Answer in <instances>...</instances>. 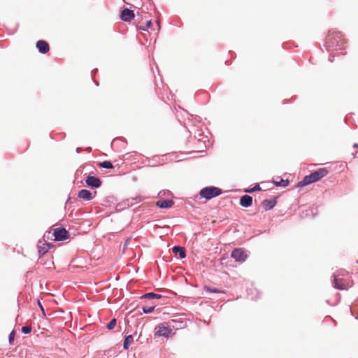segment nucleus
Wrapping results in <instances>:
<instances>
[{"instance_id": "58836bf2", "label": "nucleus", "mask_w": 358, "mask_h": 358, "mask_svg": "<svg viewBox=\"0 0 358 358\" xmlns=\"http://www.w3.org/2000/svg\"><path fill=\"white\" fill-rule=\"evenodd\" d=\"M353 147L354 148H358V144L357 143L354 144Z\"/></svg>"}, {"instance_id": "473e14b6", "label": "nucleus", "mask_w": 358, "mask_h": 358, "mask_svg": "<svg viewBox=\"0 0 358 358\" xmlns=\"http://www.w3.org/2000/svg\"><path fill=\"white\" fill-rule=\"evenodd\" d=\"M70 203H71V198H70V197H69V198L66 200L65 205H66V206L67 205H69V204H70Z\"/></svg>"}, {"instance_id": "5701e85b", "label": "nucleus", "mask_w": 358, "mask_h": 358, "mask_svg": "<svg viewBox=\"0 0 358 358\" xmlns=\"http://www.w3.org/2000/svg\"><path fill=\"white\" fill-rule=\"evenodd\" d=\"M262 189L260 185L259 184H256L252 188H247L243 190L245 193H253L256 191H260Z\"/></svg>"}, {"instance_id": "f8f14e48", "label": "nucleus", "mask_w": 358, "mask_h": 358, "mask_svg": "<svg viewBox=\"0 0 358 358\" xmlns=\"http://www.w3.org/2000/svg\"><path fill=\"white\" fill-rule=\"evenodd\" d=\"M38 52L41 54H46L50 50V46L48 42L43 40H39L36 42V45Z\"/></svg>"}, {"instance_id": "6ab92c4d", "label": "nucleus", "mask_w": 358, "mask_h": 358, "mask_svg": "<svg viewBox=\"0 0 358 358\" xmlns=\"http://www.w3.org/2000/svg\"><path fill=\"white\" fill-rule=\"evenodd\" d=\"M143 197L141 196H136V197H131L130 199H127L125 201V203H127V205L128 206H134L136 203H140L141 201H143Z\"/></svg>"}, {"instance_id": "dca6fc26", "label": "nucleus", "mask_w": 358, "mask_h": 358, "mask_svg": "<svg viewBox=\"0 0 358 358\" xmlns=\"http://www.w3.org/2000/svg\"><path fill=\"white\" fill-rule=\"evenodd\" d=\"M52 246V243H45L43 246H38L39 259H41L42 257L48 252Z\"/></svg>"}, {"instance_id": "c85d7f7f", "label": "nucleus", "mask_w": 358, "mask_h": 358, "mask_svg": "<svg viewBox=\"0 0 358 358\" xmlns=\"http://www.w3.org/2000/svg\"><path fill=\"white\" fill-rule=\"evenodd\" d=\"M15 332L13 330L8 335V342L10 345H12L15 340Z\"/></svg>"}, {"instance_id": "20e7f679", "label": "nucleus", "mask_w": 358, "mask_h": 358, "mask_svg": "<svg viewBox=\"0 0 358 358\" xmlns=\"http://www.w3.org/2000/svg\"><path fill=\"white\" fill-rule=\"evenodd\" d=\"M329 171L326 168H320L310 174L306 176L310 184L319 181L322 178L325 177L328 174Z\"/></svg>"}, {"instance_id": "ea45409f", "label": "nucleus", "mask_w": 358, "mask_h": 358, "mask_svg": "<svg viewBox=\"0 0 358 358\" xmlns=\"http://www.w3.org/2000/svg\"><path fill=\"white\" fill-rule=\"evenodd\" d=\"M329 62H333V59H331V57H329Z\"/></svg>"}, {"instance_id": "f257e3e1", "label": "nucleus", "mask_w": 358, "mask_h": 358, "mask_svg": "<svg viewBox=\"0 0 358 358\" xmlns=\"http://www.w3.org/2000/svg\"><path fill=\"white\" fill-rule=\"evenodd\" d=\"M343 35L341 32L336 31H329L324 46L327 51H330L331 47L338 48V50H342L343 48L344 41L342 38Z\"/></svg>"}, {"instance_id": "393cba45", "label": "nucleus", "mask_w": 358, "mask_h": 358, "mask_svg": "<svg viewBox=\"0 0 358 358\" xmlns=\"http://www.w3.org/2000/svg\"><path fill=\"white\" fill-rule=\"evenodd\" d=\"M308 185H310L309 181L308 180L307 177H304L302 180L299 182L296 185V187L301 188L303 187Z\"/></svg>"}, {"instance_id": "9d476101", "label": "nucleus", "mask_w": 358, "mask_h": 358, "mask_svg": "<svg viewBox=\"0 0 358 358\" xmlns=\"http://www.w3.org/2000/svg\"><path fill=\"white\" fill-rule=\"evenodd\" d=\"M134 10L124 8L120 13V19L124 22H130L134 18Z\"/></svg>"}, {"instance_id": "a878e982", "label": "nucleus", "mask_w": 358, "mask_h": 358, "mask_svg": "<svg viewBox=\"0 0 358 358\" xmlns=\"http://www.w3.org/2000/svg\"><path fill=\"white\" fill-rule=\"evenodd\" d=\"M156 306L155 305H153L152 306H150V307H148V306H143L142 308V310L143 312V313L145 314H150L151 313H152L155 308Z\"/></svg>"}, {"instance_id": "f704fd0d", "label": "nucleus", "mask_w": 358, "mask_h": 358, "mask_svg": "<svg viewBox=\"0 0 358 358\" xmlns=\"http://www.w3.org/2000/svg\"><path fill=\"white\" fill-rule=\"evenodd\" d=\"M98 69H94L92 71V76H94V73L96 72H97Z\"/></svg>"}, {"instance_id": "7c9ffc66", "label": "nucleus", "mask_w": 358, "mask_h": 358, "mask_svg": "<svg viewBox=\"0 0 358 358\" xmlns=\"http://www.w3.org/2000/svg\"><path fill=\"white\" fill-rule=\"evenodd\" d=\"M152 22L150 20H148L146 22V28L148 29L152 26Z\"/></svg>"}, {"instance_id": "f03ea898", "label": "nucleus", "mask_w": 358, "mask_h": 358, "mask_svg": "<svg viewBox=\"0 0 358 358\" xmlns=\"http://www.w3.org/2000/svg\"><path fill=\"white\" fill-rule=\"evenodd\" d=\"M348 272L345 270H340L336 273H334V279L331 282L333 287L339 290L347 289L345 277H348Z\"/></svg>"}, {"instance_id": "4be33fe9", "label": "nucleus", "mask_w": 358, "mask_h": 358, "mask_svg": "<svg viewBox=\"0 0 358 358\" xmlns=\"http://www.w3.org/2000/svg\"><path fill=\"white\" fill-rule=\"evenodd\" d=\"M99 166L101 168H103V169H110L114 168L112 162L110 161H103V162H99Z\"/></svg>"}, {"instance_id": "39448f33", "label": "nucleus", "mask_w": 358, "mask_h": 358, "mask_svg": "<svg viewBox=\"0 0 358 358\" xmlns=\"http://www.w3.org/2000/svg\"><path fill=\"white\" fill-rule=\"evenodd\" d=\"M85 182L87 187L91 189H98L102 185L101 179L95 176L94 173H90L85 178Z\"/></svg>"}, {"instance_id": "bb28decb", "label": "nucleus", "mask_w": 358, "mask_h": 358, "mask_svg": "<svg viewBox=\"0 0 358 358\" xmlns=\"http://www.w3.org/2000/svg\"><path fill=\"white\" fill-rule=\"evenodd\" d=\"M117 320L115 318L112 319L106 325L108 330H112L116 325Z\"/></svg>"}, {"instance_id": "37998d69", "label": "nucleus", "mask_w": 358, "mask_h": 358, "mask_svg": "<svg viewBox=\"0 0 358 358\" xmlns=\"http://www.w3.org/2000/svg\"><path fill=\"white\" fill-rule=\"evenodd\" d=\"M94 83H95V84H96V85H99L98 82H96V81H95V80H94Z\"/></svg>"}, {"instance_id": "6e6552de", "label": "nucleus", "mask_w": 358, "mask_h": 358, "mask_svg": "<svg viewBox=\"0 0 358 358\" xmlns=\"http://www.w3.org/2000/svg\"><path fill=\"white\" fill-rule=\"evenodd\" d=\"M171 331L172 330L169 327V326H165L164 324H161L157 327L155 336L168 338L171 334Z\"/></svg>"}, {"instance_id": "2f4dec72", "label": "nucleus", "mask_w": 358, "mask_h": 358, "mask_svg": "<svg viewBox=\"0 0 358 358\" xmlns=\"http://www.w3.org/2000/svg\"><path fill=\"white\" fill-rule=\"evenodd\" d=\"M50 231H46L45 234H44L43 236V238H47L48 239L49 238V236L50 235Z\"/></svg>"}, {"instance_id": "0eeeda50", "label": "nucleus", "mask_w": 358, "mask_h": 358, "mask_svg": "<svg viewBox=\"0 0 358 358\" xmlns=\"http://www.w3.org/2000/svg\"><path fill=\"white\" fill-rule=\"evenodd\" d=\"M231 257L238 262H244L247 259V255L243 248L234 249L231 254Z\"/></svg>"}, {"instance_id": "4c0bfd02", "label": "nucleus", "mask_w": 358, "mask_h": 358, "mask_svg": "<svg viewBox=\"0 0 358 358\" xmlns=\"http://www.w3.org/2000/svg\"><path fill=\"white\" fill-rule=\"evenodd\" d=\"M76 152H77L78 153H79V152H80V148H78L76 149Z\"/></svg>"}, {"instance_id": "4468645a", "label": "nucleus", "mask_w": 358, "mask_h": 358, "mask_svg": "<svg viewBox=\"0 0 358 358\" xmlns=\"http://www.w3.org/2000/svg\"><path fill=\"white\" fill-rule=\"evenodd\" d=\"M174 205L173 201L171 199L158 200L156 206L160 208H170Z\"/></svg>"}, {"instance_id": "b1692460", "label": "nucleus", "mask_w": 358, "mask_h": 358, "mask_svg": "<svg viewBox=\"0 0 358 358\" xmlns=\"http://www.w3.org/2000/svg\"><path fill=\"white\" fill-rule=\"evenodd\" d=\"M204 290L207 292H210V293H221V292H223V291L217 289V288H215V287H209V286H204Z\"/></svg>"}, {"instance_id": "423d86ee", "label": "nucleus", "mask_w": 358, "mask_h": 358, "mask_svg": "<svg viewBox=\"0 0 358 358\" xmlns=\"http://www.w3.org/2000/svg\"><path fill=\"white\" fill-rule=\"evenodd\" d=\"M52 235L55 241H62L69 238V232L64 227H58L54 229Z\"/></svg>"}, {"instance_id": "2eb2a0df", "label": "nucleus", "mask_w": 358, "mask_h": 358, "mask_svg": "<svg viewBox=\"0 0 358 358\" xmlns=\"http://www.w3.org/2000/svg\"><path fill=\"white\" fill-rule=\"evenodd\" d=\"M172 251L175 255H178L180 259H184L186 257V251L184 247L175 245L173 247Z\"/></svg>"}, {"instance_id": "ddd939ff", "label": "nucleus", "mask_w": 358, "mask_h": 358, "mask_svg": "<svg viewBox=\"0 0 358 358\" xmlns=\"http://www.w3.org/2000/svg\"><path fill=\"white\" fill-rule=\"evenodd\" d=\"M240 205L243 208H248L252 204V197L248 194H244L240 199Z\"/></svg>"}, {"instance_id": "a19ab883", "label": "nucleus", "mask_w": 358, "mask_h": 358, "mask_svg": "<svg viewBox=\"0 0 358 358\" xmlns=\"http://www.w3.org/2000/svg\"><path fill=\"white\" fill-rule=\"evenodd\" d=\"M127 241H128V240L126 241L125 244H124V247H126L127 245Z\"/></svg>"}, {"instance_id": "79ce46f5", "label": "nucleus", "mask_w": 358, "mask_h": 358, "mask_svg": "<svg viewBox=\"0 0 358 358\" xmlns=\"http://www.w3.org/2000/svg\"><path fill=\"white\" fill-rule=\"evenodd\" d=\"M198 121L201 122V117H198Z\"/></svg>"}, {"instance_id": "aec40b11", "label": "nucleus", "mask_w": 358, "mask_h": 358, "mask_svg": "<svg viewBox=\"0 0 358 358\" xmlns=\"http://www.w3.org/2000/svg\"><path fill=\"white\" fill-rule=\"evenodd\" d=\"M134 338L132 335H127L124 337L123 341V349L128 350L130 344L133 342Z\"/></svg>"}, {"instance_id": "72a5a7b5", "label": "nucleus", "mask_w": 358, "mask_h": 358, "mask_svg": "<svg viewBox=\"0 0 358 358\" xmlns=\"http://www.w3.org/2000/svg\"><path fill=\"white\" fill-rule=\"evenodd\" d=\"M38 306H39L40 308L41 309V310L44 313L43 307L42 306V305L39 301H38Z\"/></svg>"}, {"instance_id": "a211bd4d", "label": "nucleus", "mask_w": 358, "mask_h": 358, "mask_svg": "<svg viewBox=\"0 0 358 358\" xmlns=\"http://www.w3.org/2000/svg\"><path fill=\"white\" fill-rule=\"evenodd\" d=\"M162 297L161 294H156L154 292H147L140 296L141 299H159Z\"/></svg>"}, {"instance_id": "cd10ccee", "label": "nucleus", "mask_w": 358, "mask_h": 358, "mask_svg": "<svg viewBox=\"0 0 358 358\" xmlns=\"http://www.w3.org/2000/svg\"><path fill=\"white\" fill-rule=\"evenodd\" d=\"M32 327L31 325H26L22 327V333L24 334H28L31 331Z\"/></svg>"}, {"instance_id": "e433bc0d", "label": "nucleus", "mask_w": 358, "mask_h": 358, "mask_svg": "<svg viewBox=\"0 0 358 358\" xmlns=\"http://www.w3.org/2000/svg\"><path fill=\"white\" fill-rule=\"evenodd\" d=\"M156 23H157V25L158 26V29H160V26H159V22H158V21H157V22H156Z\"/></svg>"}, {"instance_id": "f3484780", "label": "nucleus", "mask_w": 358, "mask_h": 358, "mask_svg": "<svg viewBox=\"0 0 358 358\" xmlns=\"http://www.w3.org/2000/svg\"><path fill=\"white\" fill-rule=\"evenodd\" d=\"M305 217H310L314 218L317 215V209L315 207H309L302 212Z\"/></svg>"}, {"instance_id": "9b49d317", "label": "nucleus", "mask_w": 358, "mask_h": 358, "mask_svg": "<svg viewBox=\"0 0 358 358\" xmlns=\"http://www.w3.org/2000/svg\"><path fill=\"white\" fill-rule=\"evenodd\" d=\"M278 196H275L271 199H264L262 203V207L266 211L273 209L277 204V199Z\"/></svg>"}, {"instance_id": "c9c22d12", "label": "nucleus", "mask_w": 358, "mask_h": 358, "mask_svg": "<svg viewBox=\"0 0 358 358\" xmlns=\"http://www.w3.org/2000/svg\"><path fill=\"white\" fill-rule=\"evenodd\" d=\"M139 29L143 31H146L148 29L146 27H140Z\"/></svg>"}, {"instance_id": "1a4fd4ad", "label": "nucleus", "mask_w": 358, "mask_h": 358, "mask_svg": "<svg viewBox=\"0 0 358 358\" xmlns=\"http://www.w3.org/2000/svg\"><path fill=\"white\" fill-rule=\"evenodd\" d=\"M96 194V191H94V193H92L87 189H83L78 192V197L79 199H82L85 201H89L92 200L95 197Z\"/></svg>"}, {"instance_id": "c756f323", "label": "nucleus", "mask_w": 358, "mask_h": 358, "mask_svg": "<svg viewBox=\"0 0 358 358\" xmlns=\"http://www.w3.org/2000/svg\"><path fill=\"white\" fill-rule=\"evenodd\" d=\"M39 262L40 264L46 266L48 268H50L54 265V262L52 260H49L48 262H45L44 263H43L42 260H41Z\"/></svg>"}, {"instance_id": "412c9836", "label": "nucleus", "mask_w": 358, "mask_h": 358, "mask_svg": "<svg viewBox=\"0 0 358 358\" xmlns=\"http://www.w3.org/2000/svg\"><path fill=\"white\" fill-rule=\"evenodd\" d=\"M273 182L276 187H286L289 184V180H287V179L284 180L282 178H281L279 181L273 180Z\"/></svg>"}, {"instance_id": "7ed1b4c3", "label": "nucleus", "mask_w": 358, "mask_h": 358, "mask_svg": "<svg viewBox=\"0 0 358 358\" xmlns=\"http://www.w3.org/2000/svg\"><path fill=\"white\" fill-rule=\"evenodd\" d=\"M222 193V189L215 186H208L201 189L199 192V195L201 198L210 200L220 196Z\"/></svg>"}]
</instances>
